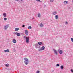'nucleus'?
<instances>
[{"instance_id": "obj_29", "label": "nucleus", "mask_w": 73, "mask_h": 73, "mask_svg": "<svg viewBox=\"0 0 73 73\" xmlns=\"http://www.w3.org/2000/svg\"><path fill=\"white\" fill-rule=\"evenodd\" d=\"M42 50L41 48V49H39L38 50V51H39V52H41V50Z\"/></svg>"}, {"instance_id": "obj_12", "label": "nucleus", "mask_w": 73, "mask_h": 73, "mask_svg": "<svg viewBox=\"0 0 73 73\" xmlns=\"http://www.w3.org/2000/svg\"><path fill=\"white\" fill-rule=\"evenodd\" d=\"M56 19H58V16L57 15H56L55 17Z\"/></svg>"}, {"instance_id": "obj_25", "label": "nucleus", "mask_w": 73, "mask_h": 73, "mask_svg": "<svg viewBox=\"0 0 73 73\" xmlns=\"http://www.w3.org/2000/svg\"><path fill=\"white\" fill-rule=\"evenodd\" d=\"M7 18H4L3 20H5V21H6V20H7Z\"/></svg>"}, {"instance_id": "obj_5", "label": "nucleus", "mask_w": 73, "mask_h": 73, "mask_svg": "<svg viewBox=\"0 0 73 73\" xmlns=\"http://www.w3.org/2000/svg\"><path fill=\"white\" fill-rule=\"evenodd\" d=\"M16 1H18L19 3H23L24 2V0H15Z\"/></svg>"}, {"instance_id": "obj_2", "label": "nucleus", "mask_w": 73, "mask_h": 73, "mask_svg": "<svg viewBox=\"0 0 73 73\" xmlns=\"http://www.w3.org/2000/svg\"><path fill=\"white\" fill-rule=\"evenodd\" d=\"M24 38H25V40H26V43L27 44L29 43V37H27L25 36H24Z\"/></svg>"}, {"instance_id": "obj_14", "label": "nucleus", "mask_w": 73, "mask_h": 73, "mask_svg": "<svg viewBox=\"0 0 73 73\" xmlns=\"http://www.w3.org/2000/svg\"><path fill=\"white\" fill-rule=\"evenodd\" d=\"M41 49L42 50H44L45 49V47L44 46H43L41 48Z\"/></svg>"}, {"instance_id": "obj_3", "label": "nucleus", "mask_w": 73, "mask_h": 73, "mask_svg": "<svg viewBox=\"0 0 73 73\" xmlns=\"http://www.w3.org/2000/svg\"><path fill=\"white\" fill-rule=\"evenodd\" d=\"M9 27V25L8 24L4 26V29L5 30H7Z\"/></svg>"}, {"instance_id": "obj_15", "label": "nucleus", "mask_w": 73, "mask_h": 73, "mask_svg": "<svg viewBox=\"0 0 73 73\" xmlns=\"http://www.w3.org/2000/svg\"><path fill=\"white\" fill-rule=\"evenodd\" d=\"M38 44L39 45H42V42H38Z\"/></svg>"}, {"instance_id": "obj_21", "label": "nucleus", "mask_w": 73, "mask_h": 73, "mask_svg": "<svg viewBox=\"0 0 73 73\" xmlns=\"http://www.w3.org/2000/svg\"><path fill=\"white\" fill-rule=\"evenodd\" d=\"M60 69H62V70L63 69H64V66L63 65H62L60 66Z\"/></svg>"}, {"instance_id": "obj_33", "label": "nucleus", "mask_w": 73, "mask_h": 73, "mask_svg": "<svg viewBox=\"0 0 73 73\" xmlns=\"http://www.w3.org/2000/svg\"><path fill=\"white\" fill-rule=\"evenodd\" d=\"M24 27H25V25H22V27L24 28Z\"/></svg>"}, {"instance_id": "obj_24", "label": "nucleus", "mask_w": 73, "mask_h": 73, "mask_svg": "<svg viewBox=\"0 0 73 73\" xmlns=\"http://www.w3.org/2000/svg\"><path fill=\"white\" fill-rule=\"evenodd\" d=\"M36 48H38V49H40V46L38 45V46H37Z\"/></svg>"}, {"instance_id": "obj_20", "label": "nucleus", "mask_w": 73, "mask_h": 73, "mask_svg": "<svg viewBox=\"0 0 73 73\" xmlns=\"http://www.w3.org/2000/svg\"><path fill=\"white\" fill-rule=\"evenodd\" d=\"M3 16L4 17H5L7 16V14L6 13H3Z\"/></svg>"}, {"instance_id": "obj_23", "label": "nucleus", "mask_w": 73, "mask_h": 73, "mask_svg": "<svg viewBox=\"0 0 73 73\" xmlns=\"http://www.w3.org/2000/svg\"><path fill=\"white\" fill-rule=\"evenodd\" d=\"M38 46H39L38 45V44L37 43H36V45H35V46L36 48Z\"/></svg>"}, {"instance_id": "obj_9", "label": "nucleus", "mask_w": 73, "mask_h": 73, "mask_svg": "<svg viewBox=\"0 0 73 73\" xmlns=\"http://www.w3.org/2000/svg\"><path fill=\"white\" fill-rule=\"evenodd\" d=\"M54 51V52L55 54H56V55H57V51H56V50H55V49H54L53 50Z\"/></svg>"}, {"instance_id": "obj_30", "label": "nucleus", "mask_w": 73, "mask_h": 73, "mask_svg": "<svg viewBox=\"0 0 73 73\" xmlns=\"http://www.w3.org/2000/svg\"><path fill=\"white\" fill-rule=\"evenodd\" d=\"M50 2H53L54 0H50Z\"/></svg>"}, {"instance_id": "obj_19", "label": "nucleus", "mask_w": 73, "mask_h": 73, "mask_svg": "<svg viewBox=\"0 0 73 73\" xmlns=\"http://www.w3.org/2000/svg\"><path fill=\"white\" fill-rule=\"evenodd\" d=\"M38 17H39V18H40L41 17V14L40 13H38Z\"/></svg>"}, {"instance_id": "obj_4", "label": "nucleus", "mask_w": 73, "mask_h": 73, "mask_svg": "<svg viewBox=\"0 0 73 73\" xmlns=\"http://www.w3.org/2000/svg\"><path fill=\"white\" fill-rule=\"evenodd\" d=\"M58 52L59 54H62L63 53V51L62 50L59 49L58 50Z\"/></svg>"}, {"instance_id": "obj_11", "label": "nucleus", "mask_w": 73, "mask_h": 73, "mask_svg": "<svg viewBox=\"0 0 73 73\" xmlns=\"http://www.w3.org/2000/svg\"><path fill=\"white\" fill-rule=\"evenodd\" d=\"M4 52H9V49L5 50H4Z\"/></svg>"}, {"instance_id": "obj_32", "label": "nucleus", "mask_w": 73, "mask_h": 73, "mask_svg": "<svg viewBox=\"0 0 73 73\" xmlns=\"http://www.w3.org/2000/svg\"><path fill=\"white\" fill-rule=\"evenodd\" d=\"M17 32H14L13 33V34H15V35H16L17 34Z\"/></svg>"}, {"instance_id": "obj_18", "label": "nucleus", "mask_w": 73, "mask_h": 73, "mask_svg": "<svg viewBox=\"0 0 73 73\" xmlns=\"http://www.w3.org/2000/svg\"><path fill=\"white\" fill-rule=\"evenodd\" d=\"M19 29L18 28H16L15 29V31H19Z\"/></svg>"}, {"instance_id": "obj_17", "label": "nucleus", "mask_w": 73, "mask_h": 73, "mask_svg": "<svg viewBox=\"0 0 73 73\" xmlns=\"http://www.w3.org/2000/svg\"><path fill=\"white\" fill-rule=\"evenodd\" d=\"M28 29H32V27L30 26H29L28 27Z\"/></svg>"}, {"instance_id": "obj_31", "label": "nucleus", "mask_w": 73, "mask_h": 73, "mask_svg": "<svg viewBox=\"0 0 73 73\" xmlns=\"http://www.w3.org/2000/svg\"><path fill=\"white\" fill-rule=\"evenodd\" d=\"M36 73H40V71L38 70L37 71Z\"/></svg>"}, {"instance_id": "obj_10", "label": "nucleus", "mask_w": 73, "mask_h": 73, "mask_svg": "<svg viewBox=\"0 0 73 73\" xmlns=\"http://www.w3.org/2000/svg\"><path fill=\"white\" fill-rule=\"evenodd\" d=\"M16 35L17 36H18V37H19V36H20V33L17 32V33Z\"/></svg>"}, {"instance_id": "obj_36", "label": "nucleus", "mask_w": 73, "mask_h": 73, "mask_svg": "<svg viewBox=\"0 0 73 73\" xmlns=\"http://www.w3.org/2000/svg\"><path fill=\"white\" fill-rule=\"evenodd\" d=\"M39 2H41V1H40V0Z\"/></svg>"}, {"instance_id": "obj_13", "label": "nucleus", "mask_w": 73, "mask_h": 73, "mask_svg": "<svg viewBox=\"0 0 73 73\" xmlns=\"http://www.w3.org/2000/svg\"><path fill=\"white\" fill-rule=\"evenodd\" d=\"M64 4H68V1H65L63 2Z\"/></svg>"}, {"instance_id": "obj_6", "label": "nucleus", "mask_w": 73, "mask_h": 73, "mask_svg": "<svg viewBox=\"0 0 73 73\" xmlns=\"http://www.w3.org/2000/svg\"><path fill=\"white\" fill-rule=\"evenodd\" d=\"M25 32L26 35H27V36H28V30H25Z\"/></svg>"}, {"instance_id": "obj_34", "label": "nucleus", "mask_w": 73, "mask_h": 73, "mask_svg": "<svg viewBox=\"0 0 73 73\" xmlns=\"http://www.w3.org/2000/svg\"><path fill=\"white\" fill-rule=\"evenodd\" d=\"M71 71L72 72V73H73V69H72L71 70Z\"/></svg>"}, {"instance_id": "obj_27", "label": "nucleus", "mask_w": 73, "mask_h": 73, "mask_svg": "<svg viewBox=\"0 0 73 73\" xmlns=\"http://www.w3.org/2000/svg\"><path fill=\"white\" fill-rule=\"evenodd\" d=\"M71 41H72V42H73V38H71Z\"/></svg>"}, {"instance_id": "obj_26", "label": "nucleus", "mask_w": 73, "mask_h": 73, "mask_svg": "<svg viewBox=\"0 0 73 73\" xmlns=\"http://www.w3.org/2000/svg\"><path fill=\"white\" fill-rule=\"evenodd\" d=\"M65 24L66 25H67V24H68V22H66L65 23Z\"/></svg>"}, {"instance_id": "obj_1", "label": "nucleus", "mask_w": 73, "mask_h": 73, "mask_svg": "<svg viewBox=\"0 0 73 73\" xmlns=\"http://www.w3.org/2000/svg\"><path fill=\"white\" fill-rule=\"evenodd\" d=\"M24 63L25 65H27L29 64V61H28V59L26 58H24Z\"/></svg>"}, {"instance_id": "obj_22", "label": "nucleus", "mask_w": 73, "mask_h": 73, "mask_svg": "<svg viewBox=\"0 0 73 73\" xmlns=\"http://www.w3.org/2000/svg\"><path fill=\"white\" fill-rule=\"evenodd\" d=\"M5 66H6V67H9V64H6Z\"/></svg>"}, {"instance_id": "obj_16", "label": "nucleus", "mask_w": 73, "mask_h": 73, "mask_svg": "<svg viewBox=\"0 0 73 73\" xmlns=\"http://www.w3.org/2000/svg\"><path fill=\"white\" fill-rule=\"evenodd\" d=\"M39 25L41 27H44V25L42 23L40 24Z\"/></svg>"}, {"instance_id": "obj_39", "label": "nucleus", "mask_w": 73, "mask_h": 73, "mask_svg": "<svg viewBox=\"0 0 73 73\" xmlns=\"http://www.w3.org/2000/svg\"><path fill=\"white\" fill-rule=\"evenodd\" d=\"M1 15H0V16Z\"/></svg>"}, {"instance_id": "obj_38", "label": "nucleus", "mask_w": 73, "mask_h": 73, "mask_svg": "<svg viewBox=\"0 0 73 73\" xmlns=\"http://www.w3.org/2000/svg\"><path fill=\"white\" fill-rule=\"evenodd\" d=\"M15 47H16V46L15 45Z\"/></svg>"}, {"instance_id": "obj_28", "label": "nucleus", "mask_w": 73, "mask_h": 73, "mask_svg": "<svg viewBox=\"0 0 73 73\" xmlns=\"http://www.w3.org/2000/svg\"><path fill=\"white\" fill-rule=\"evenodd\" d=\"M56 66H60V64H56Z\"/></svg>"}, {"instance_id": "obj_7", "label": "nucleus", "mask_w": 73, "mask_h": 73, "mask_svg": "<svg viewBox=\"0 0 73 73\" xmlns=\"http://www.w3.org/2000/svg\"><path fill=\"white\" fill-rule=\"evenodd\" d=\"M12 42L14 44H15V43H16V39H13V40Z\"/></svg>"}, {"instance_id": "obj_35", "label": "nucleus", "mask_w": 73, "mask_h": 73, "mask_svg": "<svg viewBox=\"0 0 73 73\" xmlns=\"http://www.w3.org/2000/svg\"><path fill=\"white\" fill-rule=\"evenodd\" d=\"M36 1H37L39 2L40 1V0H36Z\"/></svg>"}, {"instance_id": "obj_8", "label": "nucleus", "mask_w": 73, "mask_h": 73, "mask_svg": "<svg viewBox=\"0 0 73 73\" xmlns=\"http://www.w3.org/2000/svg\"><path fill=\"white\" fill-rule=\"evenodd\" d=\"M57 12L56 11H54L52 13V14L53 15H57Z\"/></svg>"}, {"instance_id": "obj_37", "label": "nucleus", "mask_w": 73, "mask_h": 73, "mask_svg": "<svg viewBox=\"0 0 73 73\" xmlns=\"http://www.w3.org/2000/svg\"><path fill=\"white\" fill-rule=\"evenodd\" d=\"M44 7H46V5H44Z\"/></svg>"}]
</instances>
